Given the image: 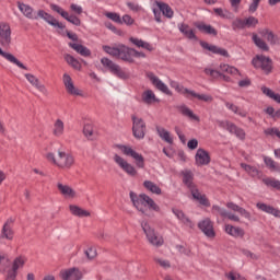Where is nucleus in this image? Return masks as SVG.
I'll return each instance as SVG.
<instances>
[{
    "instance_id": "1",
    "label": "nucleus",
    "mask_w": 280,
    "mask_h": 280,
    "mask_svg": "<svg viewBox=\"0 0 280 280\" xmlns=\"http://www.w3.org/2000/svg\"><path fill=\"white\" fill-rule=\"evenodd\" d=\"M46 159L61 170H71V167L75 165V156L65 151H58V159H56V155L54 153H48L46 155Z\"/></svg>"
},
{
    "instance_id": "2",
    "label": "nucleus",
    "mask_w": 280,
    "mask_h": 280,
    "mask_svg": "<svg viewBox=\"0 0 280 280\" xmlns=\"http://www.w3.org/2000/svg\"><path fill=\"white\" fill-rule=\"evenodd\" d=\"M171 85L173 89H176L177 93H182V95H190V97H196V100H199L200 102H213V96L209 94H198L194 90H189L176 82H172Z\"/></svg>"
},
{
    "instance_id": "3",
    "label": "nucleus",
    "mask_w": 280,
    "mask_h": 280,
    "mask_svg": "<svg viewBox=\"0 0 280 280\" xmlns=\"http://www.w3.org/2000/svg\"><path fill=\"white\" fill-rule=\"evenodd\" d=\"M252 65L255 69H261V71H264V73L267 75L272 73V59H270V57L257 55L255 58H253Z\"/></svg>"
},
{
    "instance_id": "4",
    "label": "nucleus",
    "mask_w": 280,
    "mask_h": 280,
    "mask_svg": "<svg viewBox=\"0 0 280 280\" xmlns=\"http://www.w3.org/2000/svg\"><path fill=\"white\" fill-rule=\"evenodd\" d=\"M101 63L103 67H105V69L109 70L113 75H116V78H119L120 80H128V73H126V71H124L119 65L113 62V60L104 57L101 59Z\"/></svg>"
},
{
    "instance_id": "5",
    "label": "nucleus",
    "mask_w": 280,
    "mask_h": 280,
    "mask_svg": "<svg viewBox=\"0 0 280 280\" xmlns=\"http://www.w3.org/2000/svg\"><path fill=\"white\" fill-rule=\"evenodd\" d=\"M50 10H52V12H56L57 14L62 16V19L68 21V23H71L72 25H75L77 27H80L82 25V21L80 20V18H78L75 14H69V12L65 11V9H62L58 4L51 3Z\"/></svg>"
},
{
    "instance_id": "6",
    "label": "nucleus",
    "mask_w": 280,
    "mask_h": 280,
    "mask_svg": "<svg viewBox=\"0 0 280 280\" xmlns=\"http://www.w3.org/2000/svg\"><path fill=\"white\" fill-rule=\"evenodd\" d=\"M142 230L147 235L148 242H150L152 246L160 247V246H163V244H165L163 236H159V234H156V232L154 231V228L150 226V224L145 223L142 226Z\"/></svg>"
},
{
    "instance_id": "7",
    "label": "nucleus",
    "mask_w": 280,
    "mask_h": 280,
    "mask_svg": "<svg viewBox=\"0 0 280 280\" xmlns=\"http://www.w3.org/2000/svg\"><path fill=\"white\" fill-rule=\"evenodd\" d=\"M0 45L5 48L12 45V28L7 22L0 23Z\"/></svg>"
},
{
    "instance_id": "8",
    "label": "nucleus",
    "mask_w": 280,
    "mask_h": 280,
    "mask_svg": "<svg viewBox=\"0 0 280 280\" xmlns=\"http://www.w3.org/2000/svg\"><path fill=\"white\" fill-rule=\"evenodd\" d=\"M27 258L25 256H18L12 264V268L7 271L5 280H16L19 268H23Z\"/></svg>"
},
{
    "instance_id": "9",
    "label": "nucleus",
    "mask_w": 280,
    "mask_h": 280,
    "mask_svg": "<svg viewBox=\"0 0 280 280\" xmlns=\"http://www.w3.org/2000/svg\"><path fill=\"white\" fill-rule=\"evenodd\" d=\"M113 159H114V162L116 163V165H118V167L120 170H122V172H125V174H127L128 176H137V168H135V166H132V164L127 162L126 159H124L119 154H114Z\"/></svg>"
},
{
    "instance_id": "10",
    "label": "nucleus",
    "mask_w": 280,
    "mask_h": 280,
    "mask_svg": "<svg viewBox=\"0 0 280 280\" xmlns=\"http://www.w3.org/2000/svg\"><path fill=\"white\" fill-rule=\"evenodd\" d=\"M145 78L150 80L151 84H153L158 91H161V93H164V95L172 96V92L170 91V88L167 86V84L161 81L159 77L154 75V72L147 71Z\"/></svg>"
},
{
    "instance_id": "11",
    "label": "nucleus",
    "mask_w": 280,
    "mask_h": 280,
    "mask_svg": "<svg viewBox=\"0 0 280 280\" xmlns=\"http://www.w3.org/2000/svg\"><path fill=\"white\" fill-rule=\"evenodd\" d=\"M135 58H141V52L126 45H120V60L135 62Z\"/></svg>"
},
{
    "instance_id": "12",
    "label": "nucleus",
    "mask_w": 280,
    "mask_h": 280,
    "mask_svg": "<svg viewBox=\"0 0 280 280\" xmlns=\"http://www.w3.org/2000/svg\"><path fill=\"white\" fill-rule=\"evenodd\" d=\"M36 16L37 20L43 19V21H45L46 23H48V25H51L52 27H58L59 30H65L66 27L65 24L56 20L54 15L47 13L45 10H38Z\"/></svg>"
},
{
    "instance_id": "13",
    "label": "nucleus",
    "mask_w": 280,
    "mask_h": 280,
    "mask_svg": "<svg viewBox=\"0 0 280 280\" xmlns=\"http://www.w3.org/2000/svg\"><path fill=\"white\" fill-rule=\"evenodd\" d=\"M199 45L202 49H207V51H211V54H215L217 56H223V58L230 57L228 49L220 48L217 45H211L205 40H200Z\"/></svg>"
},
{
    "instance_id": "14",
    "label": "nucleus",
    "mask_w": 280,
    "mask_h": 280,
    "mask_svg": "<svg viewBox=\"0 0 280 280\" xmlns=\"http://www.w3.org/2000/svg\"><path fill=\"white\" fill-rule=\"evenodd\" d=\"M116 148L120 150L121 154L125 156H129V159H133L136 163H141V154L139 152H136L132 147L127 145V144H117Z\"/></svg>"
},
{
    "instance_id": "15",
    "label": "nucleus",
    "mask_w": 280,
    "mask_h": 280,
    "mask_svg": "<svg viewBox=\"0 0 280 280\" xmlns=\"http://www.w3.org/2000/svg\"><path fill=\"white\" fill-rule=\"evenodd\" d=\"M198 229H200L206 237H215V230H213V222L211 219L207 218L198 223Z\"/></svg>"
},
{
    "instance_id": "16",
    "label": "nucleus",
    "mask_w": 280,
    "mask_h": 280,
    "mask_svg": "<svg viewBox=\"0 0 280 280\" xmlns=\"http://www.w3.org/2000/svg\"><path fill=\"white\" fill-rule=\"evenodd\" d=\"M59 276L62 280H80L82 279V271L73 267L70 269L61 270Z\"/></svg>"
},
{
    "instance_id": "17",
    "label": "nucleus",
    "mask_w": 280,
    "mask_h": 280,
    "mask_svg": "<svg viewBox=\"0 0 280 280\" xmlns=\"http://www.w3.org/2000/svg\"><path fill=\"white\" fill-rule=\"evenodd\" d=\"M196 165L202 167V165H209L211 163V155L205 149H198L195 155Z\"/></svg>"
},
{
    "instance_id": "18",
    "label": "nucleus",
    "mask_w": 280,
    "mask_h": 280,
    "mask_svg": "<svg viewBox=\"0 0 280 280\" xmlns=\"http://www.w3.org/2000/svg\"><path fill=\"white\" fill-rule=\"evenodd\" d=\"M18 8L26 19H31L32 21H38L37 12L34 11V8H32L30 4L18 2Z\"/></svg>"
},
{
    "instance_id": "19",
    "label": "nucleus",
    "mask_w": 280,
    "mask_h": 280,
    "mask_svg": "<svg viewBox=\"0 0 280 280\" xmlns=\"http://www.w3.org/2000/svg\"><path fill=\"white\" fill-rule=\"evenodd\" d=\"M24 78L30 82L39 93H43L44 95H47V86L45 84L40 83V80L36 78V75L32 73H25Z\"/></svg>"
},
{
    "instance_id": "20",
    "label": "nucleus",
    "mask_w": 280,
    "mask_h": 280,
    "mask_svg": "<svg viewBox=\"0 0 280 280\" xmlns=\"http://www.w3.org/2000/svg\"><path fill=\"white\" fill-rule=\"evenodd\" d=\"M63 84L66 86L67 93L70 95H82V92L75 88L73 84V80L71 79V75L65 73L63 74Z\"/></svg>"
},
{
    "instance_id": "21",
    "label": "nucleus",
    "mask_w": 280,
    "mask_h": 280,
    "mask_svg": "<svg viewBox=\"0 0 280 280\" xmlns=\"http://www.w3.org/2000/svg\"><path fill=\"white\" fill-rule=\"evenodd\" d=\"M195 27L201 32V34H208L209 36H218V30L211 24H206L205 22H196Z\"/></svg>"
},
{
    "instance_id": "22",
    "label": "nucleus",
    "mask_w": 280,
    "mask_h": 280,
    "mask_svg": "<svg viewBox=\"0 0 280 280\" xmlns=\"http://www.w3.org/2000/svg\"><path fill=\"white\" fill-rule=\"evenodd\" d=\"M142 102L147 104V106H152V104H161V100L156 97L154 91L147 90L142 93Z\"/></svg>"
},
{
    "instance_id": "23",
    "label": "nucleus",
    "mask_w": 280,
    "mask_h": 280,
    "mask_svg": "<svg viewBox=\"0 0 280 280\" xmlns=\"http://www.w3.org/2000/svg\"><path fill=\"white\" fill-rule=\"evenodd\" d=\"M183 183L190 190H195L196 184H194V173L189 170L182 171Z\"/></svg>"
},
{
    "instance_id": "24",
    "label": "nucleus",
    "mask_w": 280,
    "mask_h": 280,
    "mask_svg": "<svg viewBox=\"0 0 280 280\" xmlns=\"http://www.w3.org/2000/svg\"><path fill=\"white\" fill-rule=\"evenodd\" d=\"M0 56H2V58L8 60V62H11L12 65H16V67H19L20 69H24V71H27V67L23 65V62H21L14 55L3 51L1 47H0Z\"/></svg>"
},
{
    "instance_id": "25",
    "label": "nucleus",
    "mask_w": 280,
    "mask_h": 280,
    "mask_svg": "<svg viewBox=\"0 0 280 280\" xmlns=\"http://www.w3.org/2000/svg\"><path fill=\"white\" fill-rule=\"evenodd\" d=\"M57 189L61 196H65V198H75L77 196V192L69 185L57 183Z\"/></svg>"
},
{
    "instance_id": "26",
    "label": "nucleus",
    "mask_w": 280,
    "mask_h": 280,
    "mask_svg": "<svg viewBox=\"0 0 280 280\" xmlns=\"http://www.w3.org/2000/svg\"><path fill=\"white\" fill-rule=\"evenodd\" d=\"M155 5H158L160 12H162L163 16H166V19H172L174 16V10H172V7L165 2H161L159 0L154 1Z\"/></svg>"
},
{
    "instance_id": "27",
    "label": "nucleus",
    "mask_w": 280,
    "mask_h": 280,
    "mask_svg": "<svg viewBox=\"0 0 280 280\" xmlns=\"http://www.w3.org/2000/svg\"><path fill=\"white\" fill-rule=\"evenodd\" d=\"M172 211L174 215H176V218L183 222V224H186V226H189V229H194V222H191V219L188 218L183 210L173 208Z\"/></svg>"
},
{
    "instance_id": "28",
    "label": "nucleus",
    "mask_w": 280,
    "mask_h": 280,
    "mask_svg": "<svg viewBox=\"0 0 280 280\" xmlns=\"http://www.w3.org/2000/svg\"><path fill=\"white\" fill-rule=\"evenodd\" d=\"M256 207L260 211H264V213H269V215H275V218H280V210L272 207V206H268L266 203L257 202Z\"/></svg>"
},
{
    "instance_id": "29",
    "label": "nucleus",
    "mask_w": 280,
    "mask_h": 280,
    "mask_svg": "<svg viewBox=\"0 0 280 280\" xmlns=\"http://www.w3.org/2000/svg\"><path fill=\"white\" fill-rule=\"evenodd\" d=\"M141 200L144 202V207H148L149 211H155L156 213L161 211V207H159V205H156L154 199H152L150 196L142 194Z\"/></svg>"
},
{
    "instance_id": "30",
    "label": "nucleus",
    "mask_w": 280,
    "mask_h": 280,
    "mask_svg": "<svg viewBox=\"0 0 280 280\" xmlns=\"http://www.w3.org/2000/svg\"><path fill=\"white\" fill-rule=\"evenodd\" d=\"M190 194L194 200H198L199 205H202V207H211V202H209L207 195L200 194V190H198V188L190 190Z\"/></svg>"
},
{
    "instance_id": "31",
    "label": "nucleus",
    "mask_w": 280,
    "mask_h": 280,
    "mask_svg": "<svg viewBox=\"0 0 280 280\" xmlns=\"http://www.w3.org/2000/svg\"><path fill=\"white\" fill-rule=\"evenodd\" d=\"M225 233H228V235H231V237H244L245 232L244 229L238 228V226H233L231 224H226L225 225Z\"/></svg>"
},
{
    "instance_id": "32",
    "label": "nucleus",
    "mask_w": 280,
    "mask_h": 280,
    "mask_svg": "<svg viewBox=\"0 0 280 280\" xmlns=\"http://www.w3.org/2000/svg\"><path fill=\"white\" fill-rule=\"evenodd\" d=\"M69 47H71V49H74V51H77V54H80V56H84V58H89V56H91V49L82 44L69 43Z\"/></svg>"
},
{
    "instance_id": "33",
    "label": "nucleus",
    "mask_w": 280,
    "mask_h": 280,
    "mask_svg": "<svg viewBox=\"0 0 280 280\" xmlns=\"http://www.w3.org/2000/svg\"><path fill=\"white\" fill-rule=\"evenodd\" d=\"M69 210L72 213V215H75L77 218H90L91 217V212H89L75 205H70Z\"/></svg>"
},
{
    "instance_id": "34",
    "label": "nucleus",
    "mask_w": 280,
    "mask_h": 280,
    "mask_svg": "<svg viewBox=\"0 0 280 280\" xmlns=\"http://www.w3.org/2000/svg\"><path fill=\"white\" fill-rule=\"evenodd\" d=\"M132 119V135L136 139H141V118L136 115L131 116Z\"/></svg>"
},
{
    "instance_id": "35",
    "label": "nucleus",
    "mask_w": 280,
    "mask_h": 280,
    "mask_svg": "<svg viewBox=\"0 0 280 280\" xmlns=\"http://www.w3.org/2000/svg\"><path fill=\"white\" fill-rule=\"evenodd\" d=\"M177 108L184 117H188L189 119H192L194 121H200V117H198L196 114H194V110H191L189 107H187V105H180Z\"/></svg>"
},
{
    "instance_id": "36",
    "label": "nucleus",
    "mask_w": 280,
    "mask_h": 280,
    "mask_svg": "<svg viewBox=\"0 0 280 280\" xmlns=\"http://www.w3.org/2000/svg\"><path fill=\"white\" fill-rule=\"evenodd\" d=\"M179 32L184 34L188 40H198V36H196V33H194V30L189 28V25L187 24H180Z\"/></svg>"
},
{
    "instance_id": "37",
    "label": "nucleus",
    "mask_w": 280,
    "mask_h": 280,
    "mask_svg": "<svg viewBox=\"0 0 280 280\" xmlns=\"http://www.w3.org/2000/svg\"><path fill=\"white\" fill-rule=\"evenodd\" d=\"M228 132H230V135H235V137H237V139H240L241 141L246 140V131H244V129L237 127V125L233 122Z\"/></svg>"
},
{
    "instance_id": "38",
    "label": "nucleus",
    "mask_w": 280,
    "mask_h": 280,
    "mask_svg": "<svg viewBox=\"0 0 280 280\" xmlns=\"http://www.w3.org/2000/svg\"><path fill=\"white\" fill-rule=\"evenodd\" d=\"M0 240H8L9 242H12L14 240V230H12V226H2Z\"/></svg>"
},
{
    "instance_id": "39",
    "label": "nucleus",
    "mask_w": 280,
    "mask_h": 280,
    "mask_svg": "<svg viewBox=\"0 0 280 280\" xmlns=\"http://www.w3.org/2000/svg\"><path fill=\"white\" fill-rule=\"evenodd\" d=\"M52 135L55 137H62V135H65V121H62V119L58 118L54 122Z\"/></svg>"
},
{
    "instance_id": "40",
    "label": "nucleus",
    "mask_w": 280,
    "mask_h": 280,
    "mask_svg": "<svg viewBox=\"0 0 280 280\" xmlns=\"http://www.w3.org/2000/svg\"><path fill=\"white\" fill-rule=\"evenodd\" d=\"M143 187L147 188V191H150L151 194H155V196H161V194H163V191L161 190V187H159V185L154 184L151 180H144Z\"/></svg>"
},
{
    "instance_id": "41",
    "label": "nucleus",
    "mask_w": 280,
    "mask_h": 280,
    "mask_svg": "<svg viewBox=\"0 0 280 280\" xmlns=\"http://www.w3.org/2000/svg\"><path fill=\"white\" fill-rule=\"evenodd\" d=\"M63 58L66 62L70 65V67H72V69H75L77 71H80V69H82V63H80V61L70 54H66Z\"/></svg>"
},
{
    "instance_id": "42",
    "label": "nucleus",
    "mask_w": 280,
    "mask_h": 280,
    "mask_svg": "<svg viewBox=\"0 0 280 280\" xmlns=\"http://www.w3.org/2000/svg\"><path fill=\"white\" fill-rule=\"evenodd\" d=\"M156 132H158L159 137L161 139H163V141H165L166 143H174V140L170 136V131L165 130V128L158 126Z\"/></svg>"
},
{
    "instance_id": "43",
    "label": "nucleus",
    "mask_w": 280,
    "mask_h": 280,
    "mask_svg": "<svg viewBox=\"0 0 280 280\" xmlns=\"http://www.w3.org/2000/svg\"><path fill=\"white\" fill-rule=\"evenodd\" d=\"M252 39L256 47H258V49H261L262 51H270V47H268V44H266L264 39L257 36V34H253Z\"/></svg>"
},
{
    "instance_id": "44",
    "label": "nucleus",
    "mask_w": 280,
    "mask_h": 280,
    "mask_svg": "<svg viewBox=\"0 0 280 280\" xmlns=\"http://www.w3.org/2000/svg\"><path fill=\"white\" fill-rule=\"evenodd\" d=\"M129 197L132 202V207H135L138 211H141V195H138L131 190L129 192Z\"/></svg>"
},
{
    "instance_id": "45",
    "label": "nucleus",
    "mask_w": 280,
    "mask_h": 280,
    "mask_svg": "<svg viewBox=\"0 0 280 280\" xmlns=\"http://www.w3.org/2000/svg\"><path fill=\"white\" fill-rule=\"evenodd\" d=\"M103 50L106 54H109V56H113L114 58H120L121 54V45L119 48L110 47V46H103Z\"/></svg>"
},
{
    "instance_id": "46",
    "label": "nucleus",
    "mask_w": 280,
    "mask_h": 280,
    "mask_svg": "<svg viewBox=\"0 0 280 280\" xmlns=\"http://www.w3.org/2000/svg\"><path fill=\"white\" fill-rule=\"evenodd\" d=\"M264 161H265V164L269 167V170H272L273 172H280L279 163L275 162L272 158L265 156Z\"/></svg>"
},
{
    "instance_id": "47",
    "label": "nucleus",
    "mask_w": 280,
    "mask_h": 280,
    "mask_svg": "<svg viewBox=\"0 0 280 280\" xmlns=\"http://www.w3.org/2000/svg\"><path fill=\"white\" fill-rule=\"evenodd\" d=\"M213 12H214V14H217V16H220L221 19H231V16H232V14H231V12H229V10L222 9V8H214Z\"/></svg>"
},
{
    "instance_id": "48",
    "label": "nucleus",
    "mask_w": 280,
    "mask_h": 280,
    "mask_svg": "<svg viewBox=\"0 0 280 280\" xmlns=\"http://www.w3.org/2000/svg\"><path fill=\"white\" fill-rule=\"evenodd\" d=\"M203 72L206 73V75H210V78H212V80H218L222 75L221 71L214 70V69H211V68H206L203 70Z\"/></svg>"
},
{
    "instance_id": "49",
    "label": "nucleus",
    "mask_w": 280,
    "mask_h": 280,
    "mask_svg": "<svg viewBox=\"0 0 280 280\" xmlns=\"http://www.w3.org/2000/svg\"><path fill=\"white\" fill-rule=\"evenodd\" d=\"M241 167H243V170H245V172H247V174H250V176H258L259 175V171L255 166H250L248 164L242 163Z\"/></svg>"
},
{
    "instance_id": "50",
    "label": "nucleus",
    "mask_w": 280,
    "mask_h": 280,
    "mask_svg": "<svg viewBox=\"0 0 280 280\" xmlns=\"http://www.w3.org/2000/svg\"><path fill=\"white\" fill-rule=\"evenodd\" d=\"M10 266V259H8L5 256H0V272H5Z\"/></svg>"
},
{
    "instance_id": "51",
    "label": "nucleus",
    "mask_w": 280,
    "mask_h": 280,
    "mask_svg": "<svg viewBox=\"0 0 280 280\" xmlns=\"http://www.w3.org/2000/svg\"><path fill=\"white\" fill-rule=\"evenodd\" d=\"M225 106L226 108H229V110H232V113H235V115H240V117H246V113L237 112L240 110V107L235 106L234 104L225 102Z\"/></svg>"
},
{
    "instance_id": "52",
    "label": "nucleus",
    "mask_w": 280,
    "mask_h": 280,
    "mask_svg": "<svg viewBox=\"0 0 280 280\" xmlns=\"http://www.w3.org/2000/svg\"><path fill=\"white\" fill-rule=\"evenodd\" d=\"M265 185H267V187H272L273 189H278L280 190V180L279 179H264Z\"/></svg>"
},
{
    "instance_id": "53",
    "label": "nucleus",
    "mask_w": 280,
    "mask_h": 280,
    "mask_svg": "<svg viewBox=\"0 0 280 280\" xmlns=\"http://www.w3.org/2000/svg\"><path fill=\"white\" fill-rule=\"evenodd\" d=\"M233 30H245L246 21L242 19H236L232 22Z\"/></svg>"
},
{
    "instance_id": "54",
    "label": "nucleus",
    "mask_w": 280,
    "mask_h": 280,
    "mask_svg": "<svg viewBox=\"0 0 280 280\" xmlns=\"http://www.w3.org/2000/svg\"><path fill=\"white\" fill-rule=\"evenodd\" d=\"M105 16L107 19H110V21H114V23H118V25H121V16L119 15V13L107 12Z\"/></svg>"
},
{
    "instance_id": "55",
    "label": "nucleus",
    "mask_w": 280,
    "mask_h": 280,
    "mask_svg": "<svg viewBox=\"0 0 280 280\" xmlns=\"http://www.w3.org/2000/svg\"><path fill=\"white\" fill-rule=\"evenodd\" d=\"M95 236L97 237V240H100L101 242H108V240H110V234L106 233L104 230H98L95 234Z\"/></svg>"
},
{
    "instance_id": "56",
    "label": "nucleus",
    "mask_w": 280,
    "mask_h": 280,
    "mask_svg": "<svg viewBox=\"0 0 280 280\" xmlns=\"http://www.w3.org/2000/svg\"><path fill=\"white\" fill-rule=\"evenodd\" d=\"M83 135L89 139L90 141H93V127L91 125H85L83 127Z\"/></svg>"
},
{
    "instance_id": "57",
    "label": "nucleus",
    "mask_w": 280,
    "mask_h": 280,
    "mask_svg": "<svg viewBox=\"0 0 280 280\" xmlns=\"http://www.w3.org/2000/svg\"><path fill=\"white\" fill-rule=\"evenodd\" d=\"M259 23V20L255 16L245 19V27H255Z\"/></svg>"
},
{
    "instance_id": "58",
    "label": "nucleus",
    "mask_w": 280,
    "mask_h": 280,
    "mask_svg": "<svg viewBox=\"0 0 280 280\" xmlns=\"http://www.w3.org/2000/svg\"><path fill=\"white\" fill-rule=\"evenodd\" d=\"M85 256L90 260L95 259V257H97V249H95L94 247L88 248L85 250Z\"/></svg>"
},
{
    "instance_id": "59",
    "label": "nucleus",
    "mask_w": 280,
    "mask_h": 280,
    "mask_svg": "<svg viewBox=\"0 0 280 280\" xmlns=\"http://www.w3.org/2000/svg\"><path fill=\"white\" fill-rule=\"evenodd\" d=\"M212 211H217V213H219V215H221V218H226L229 211H226V209L220 207V206H212Z\"/></svg>"
},
{
    "instance_id": "60",
    "label": "nucleus",
    "mask_w": 280,
    "mask_h": 280,
    "mask_svg": "<svg viewBox=\"0 0 280 280\" xmlns=\"http://www.w3.org/2000/svg\"><path fill=\"white\" fill-rule=\"evenodd\" d=\"M218 126H220V128H223L224 130H230V127L233 126V122L229 121V120H217Z\"/></svg>"
},
{
    "instance_id": "61",
    "label": "nucleus",
    "mask_w": 280,
    "mask_h": 280,
    "mask_svg": "<svg viewBox=\"0 0 280 280\" xmlns=\"http://www.w3.org/2000/svg\"><path fill=\"white\" fill-rule=\"evenodd\" d=\"M250 84H253V81H250V79L248 77L238 81L240 89H248V86H250Z\"/></svg>"
},
{
    "instance_id": "62",
    "label": "nucleus",
    "mask_w": 280,
    "mask_h": 280,
    "mask_svg": "<svg viewBox=\"0 0 280 280\" xmlns=\"http://www.w3.org/2000/svg\"><path fill=\"white\" fill-rule=\"evenodd\" d=\"M265 135L269 137H280V131L277 128H267L265 129Z\"/></svg>"
},
{
    "instance_id": "63",
    "label": "nucleus",
    "mask_w": 280,
    "mask_h": 280,
    "mask_svg": "<svg viewBox=\"0 0 280 280\" xmlns=\"http://www.w3.org/2000/svg\"><path fill=\"white\" fill-rule=\"evenodd\" d=\"M133 25L135 24V19L132 16L125 14L121 19V25Z\"/></svg>"
},
{
    "instance_id": "64",
    "label": "nucleus",
    "mask_w": 280,
    "mask_h": 280,
    "mask_svg": "<svg viewBox=\"0 0 280 280\" xmlns=\"http://www.w3.org/2000/svg\"><path fill=\"white\" fill-rule=\"evenodd\" d=\"M70 10H71V12H73V14H78V15L82 14V12H83L82 7H80L75 3L70 4Z\"/></svg>"
}]
</instances>
